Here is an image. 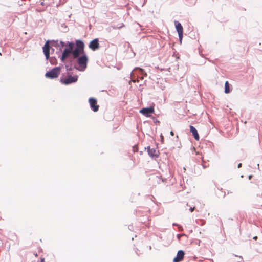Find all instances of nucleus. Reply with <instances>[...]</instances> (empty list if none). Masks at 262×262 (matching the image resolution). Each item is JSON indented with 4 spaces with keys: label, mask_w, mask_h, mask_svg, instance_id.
<instances>
[{
    "label": "nucleus",
    "mask_w": 262,
    "mask_h": 262,
    "mask_svg": "<svg viewBox=\"0 0 262 262\" xmlns=\"http://www.w3.org/2000/svg\"><path fill=\"white\" fill-rule=\"evenodd\" d=\"M170 135H171V136H173V135H174V133H173V131H171V132H170Z\"/></svg>",
    "instance_id": "b1692460"
},
{
    "label": "nucleus",
    "mask_w": 262,
    "mask_h": 262,
    "mask_svg": "<svg viewBox=\"0 0 262 262\" xmlns=\"http://www.w3.org/2000/svg\"><path fill=\"white\" fill-rule=\"evenodd\" d=\"M87 67H66L67 73V75L63 74L60 78V82L66 85L75 83L78 80V76H72L71 71L74 69H76L79 71H84Z\"/></svg>",
    "instance_id": "f03ea898"
},
{
    "label": "nucleus",
    "mask_w": 262,
    "mask_h": 262,
    "mask_svg": "<svg viewBox=\"0 0 262 262\" xmlns=\"http://www.w3.org/2000/svg\"><path fill=\"white\" fill-rule=\"evenodd\" d=\"M231 85L229 84L228 81L225 82L224 92L226 94H228L231 92Z\"/></svg>",
    "instance_id": "ddd939ff"
},
{
    "label": "nucleus",
    "mask_w": 262,
    "mask_h": 262,
    "mask_svg": "<svg viewBox=\"0 0 262 262\" xmlns=\"http://www.w3.org/2000/svg\"><path fill=\"white\" fill-rule=\"evenodd\" d=\"M141 71H142V72H144L143 70V69H140Z\"/></svg>",
    "instance_id": "7c9ffc66"
},
{
    "label": "nucleus",
    "mask_w": 262,
    "mask_h": 262,
    "mask_svg": "<svg viewBox=\"0 0 262 262\" xmlns=\"http://www.w3.org/2000/svg\"><path fill=\"white\" fill-rule=\"evenodd\" d=\"M172 226H179V225L177 223H173L172 224Z\"/></svg>",
    "instance_id": "393cba45"
},
{
    "label": "nucleus",
    "mask_w": 262,
    "mask_h": 262,
    "mask_svg": "<svg viewBox=\"0 0 262 262\" xmlns=\"http://www.w3.org/2000/svg\"><path fill=\"white\" fill-rule=\"evenodd\" d=\"M239 258H240L241 259H243V258H242L241 256H239Z\"/></svg>",
    "instance_id": "2f4dec72"
},
{
    "label": "nucleus",
    "mask_w": 262,
    "mask_h": 262,
    "mask_svg": "<svg viewBox=\"0 0 262 262\" xmlns=\"http://www.w3.org/2000/svg\"><path fill=\"white\" fill-rule=\"evenodd\" d=\"M74 44L72 42H69L66 45V48L63 51L60 60L62 62H65L69 59L71 55L73 57Z\"/></svg>",
    "instance_id": "7ed1b4c3"
},
{
    "label": "nucleus",
    "mask_w": 262,
    "mask_h": 262,
    "mask_svg": "<svg viewBox=\"0 0 262 262\" xmlns=\"http://www.w3.org/2000/svg\"><path fill=\"white\" fill-rule=\"evenodd\" d=\"M138 150V148L137 145H135L133 147V151L134 152H137Z\"/></svg>",
    "instance_id": "4468645a"
},
{
    "label": "nucleus",
    "mask_w": 262,
    "mask_h": 262,
    "mask_svg": "<svg viewBox=\"0 0 262 262\" xmlns=\"http://www.w3.org/2000/svg\"><path fill=\"white\" fill-rule=\"evenodd\" d=\"M175 26L177 29V31L178 33L179 37L180 40L181 41L183 38V28L181 24L177 21H176L175 23Z\"/></svg>",
    "instance_id": "6e6552de"
},
{
    "label": "nucleus",
    "mask_w": 262,
    "mask_h": 262,
    "mask_svg": "<svg viewBox=\"0 0 262 262\" xmlns=\"http://www.w3.org/2000/svg\"><path fill=\"white\" fill-rule=\"evenodd\" d=\"M210 123L213 124V122L211 120H210Z\"/></svg>",
    "instance_id": "cd10ccee"
},
{
    "label": "nucleus",
    "mask_w": 262,
    "mask_h": 262,
    "mask_svg": "<svg viewBox=\"0 0 262 262\" xmlns=\"http://www.w3.org/2000/svg\"><path fill=\"white\" fill-rule=\"evenodd\" d=\"M179 231H181L183 230V228L181 226H179Z\"/></svg>",
    "instance_id": "5701e85b"
},
{
    "label": "nucleus",
    "mask_w": 262,
    "mask_h": 262,
    "mask_svg": "<svg viewBox=\"0 0 262 262\" xmlns=\"http://www.w3.org/2000/svg\"><path fill=\"white\" fill-rule=\"evenodd\" d=\"M242 163H239V164H238V165H237V167H238V168H241V167H242Z\"/></svg>",
    "instance_id": "4be33fe9"
},
{
    "label": "nucleus",
    "mask_w": 262,
    "mask_h": 262,
    "mask_svg": "<svg viewBox=\"0 0 262 262\" xmlns=\"http://www.w3.org/2000/svg\"><path fill=\"white\" fill-rule=\"evenodd\" d=\"M159 179H160L162 182H165L167 180L166 179L162 178L161 176L159 177Z\"/></svg>",
    "instance_id": "2eb2a0df"
},
{
    "label": "nucleus",
    "mask_w": 262,
    "mask_h": 262,
    "mask_svg": "<svg viewBox=\"0 0 262 262\" xmlns=\"http://www.w3.org/2000/svg\"><path fill=\"white\" fill-rule=\"evenodd\" d=\"M185 252L183 250H179L177 256L173 259V262H181L184 259Z\"/></svg>",
    "instance_id": "9d476101"
},
{
    "label": "nucleus",
    "mask_w": 262,
    "mask_h": 262,
    "mask_svg": "<svg viewBox=\"0 0 262 262\" xmlns=\"http://www.w3.org/2000/svg\"><path fill=\"white\" fill-rule=\"evenodd\" d=\"M257 236H254V237H253V239H255V240H256V239H257Z\"/></svg>",
    "instance_id": "bb28decb"
},
{
    "label": "nucleus",
    "mask_w": 262,
    "mask_h": 262,
    "mask_svg": "<svg viewBox=\"0 0 262 262\" xmlns=\"http://www.w3.org/2000/svg\"><path fill=\"white\" fill-rule=\"evenodd\" d=\"M34 255H35L36 257H37V253L34 254Z\"/></svg>",
    "instance_id": "c85d7f7f"
},
{
    "label": "nucleus",
    "mask_w": 262,
    "mask_h": 262,
    "mask_svg": "<svg viewBox=\"0 0 262 262\" xmlns=\"http://www.w3.org/2000/svg\"><path fill=\"white\" fill-rule=\"evenodd\" d=\"M252 177V175L249 176V179L250 180Z\"/></svg>",
    "instance_id": "a878e982"
},
{
    "label": "nucleus",
    "mask_w": 262,
    "mask_h": 262,
    "mask_svg": "<svg viewBox=\"0 0 262 262\" xmlns=\"http://www.w3.org/2000/svg\"><path fill=\"white\" fill-rule=\"evenodd\" d=\"M76 48L73 51V59H77L78 63L80 66H86L88 57L84 52V44L80 40L76 41Z\"/></svg>",
    "instance_id": "f257e3e1"
},
{
    "label": "nucleus",
    "mask_w": 262,
    "mask_h": 262,
    "mask_svg": "<svg viewBox=\"0 0 262 262\" xmlns=\"http://www.w3.org/2000/svg\"><path fill=\"white\" fill-rule=\"evenodd\" d=\"M89 102L91 109L94 112H97L99 110V105L97 104V100L95 98H90L89 99Z\"/></svg>",
    "instance_id": "0eeeda50"
},
{
    "label": "nucleus",
    "mask_w": 262,
    "mask_h": 262,
    "mask_svg": "<svg viewBox=\"0 0 262 262\" xmlns=\"http://www.w3.org/2000/svg\"><path fill=\"white\" fill-rule=\"evenodd\" d=\"M190 131L192 133V135L194 137V138L196 140L199 141L200 139L199 135L196 129L192 125L190 126Z\"/></svg>",
    "instance_id": "f8f14e48"
},
{
    "label": "nucleus",
    "mask_w": 262,
    "mask_h": 262,
    "mask_svg": "<svg viewBox=\"0 0 262 262\" xmlns=\"http://www.w3.org/2000/svg\"><path fill=\"white\" fill-rule=\"evenodd\" d=\"M61 71V67H55L51 70L46 72L45 76L47 78L54 79L57 78Z\"/></svg>",
    "instance_id": "20e7f679"
},
{
    "label": "nucleus",
    "mask_w": 262,
    "mask_h": 262,
    "mask_svg": "<svg viewBox=\"0 0 262 262\" xmlns=\"http://www.w3.org/2000/svg\"><path fill=\"white\" fill-rule=\"evenodd\" d=\"M50 48V44H49V41H47L43 47V53L46 56V59H48L49 57Z\"/></svg>",
    "instance_id": "9b49d317"
},
{
    "label": "nucleus",
    "mask_w": 262,
    "mask_h": 262,
    "mask_svg": "<svg viewBox=\"0 0 262 262\" xmlns=\"http://www.w3.org/2000/svg\"><path fill=\"white\" fill-rule=\"evenodd\" d=\"M183 235H184V234H178V235H177V237H178V238L179 239H180V237H181L182 236H183Z\"/></svg>",
    "instance_id": "f3484780"
},
{
    "label": "nucleus",
    "mask_w": 262,
    "mask_h": 262,
    "mask_svg": "<svg viewBox=\"0 0 262 262\" xmlns=\"http://www.w3.org/2000/svg\"><path fill=\"white\" fill-rule=\"evenodd\" d=\"M160 137H161V142L163 143V140H164V137L161 134V136H160Z\"/></svg>",
    "instance_id": "6ab92c4d"
},
{
    "label": "nucleus",
    "mask_w": 262,
    "mask_h": 262,
    "mask_svg": "<svg viewBox=\"0 0 262 262\" xmlns=\"http://www.w3.org/2000/svg\"><path fill=\"white\" fill-rule=\"evenodd\" d=\"M156 122H159V123L160 122L158 120H157Z\"/></svg>",
    "instance_id": "473e14b6"
},
{
    "label": "nucleus",
    "mask_w": 262,
    "mask_h": 262,
    "mask_svg": "<svg viewBox=\"0 0 262 262\" xmlns=\"http://www.w3.org/2000/svg\"><path fill=\"white\" fill-rule=\"evenodd\" d=\"M145 149H147L148 155L152 158H157L159 157V151L156 148H150L148 146L145 147Z\"/></svg>",
    "instance_id": "39448f33"
},
{
    "label": "nucleus",
    "mask_w": 262,
    "mask_h": 262,
    "mask_svg": "<svg viewBox=\"0 0 262 262\" xmlns=\"http://www.w3.org/2000/svg\"><path fill=\"white\" fill-rule=\"evenodd\" d=\"M117 69L120 70V69L118 67V68H117Z\"/></svg>",
    "instance_id": "72a5a7b5"
},
{
    "label": "nucleus",
    "mask_w": 262,
    "mask_h": 262,
    "mask_svg": "<svg viewBox=\"0 0 262 262\" xmlns=\"http://www.w3.org/2000/svg\"><path fill=\"white\" fill-rule=\"evenodd\" d=\"M89 47L93 51H95L99 48V40L96 38L91 41L89 45Z\"/></svg>",
    "instance_id": "1a4fd4ad"
},
{
    "label": "nucleus",
    "mask_w": 262,
    "mask_h": 262,
    "mask_svg": "<svg viewBox=\"0 0 262 262\" xmlns=\"http://www.w3.org/2000/svg\"><path fill=\"white\" fill-rule=\"evenodd\" d=\"M155 68H157V69H158V70H160L161 71H163V70H164V69H162V68L160 69V68H159V67H155Z\"/></svg>",
    "instance_id": "412c9836"
},
{
    "label": "nucleus",
    "mask_w": 262,
    "mask_h": 262,
    "mask_svg": "<svg viewBox=\"0 0 262 262\" xmlns=\"http://www.w3.org/2000/svg\"><path fill=\"white\" fill-rule=\"evenodd\" d=\"M155 112L154 107L150 106L149 107L143 108L140 110V113L147 117L150 116L151 114Z\"/></svg>",
    "instance_id": "423d86ee"
},
{
    "label": "nucleus",
    "mask_w": 262,
    "mask_h": 262,
    "mask_svg": "<svg viewBox=\"0 0 262 262\" xmlns=\"http://www.w3.org/2000/svg\"><path fill=\"white\" fill-rule=\"evenodd\" d=\"M194 209H195V207L193 206V207H190L189 210L191 212H192L194 210Z\"/></svg>",
    "instance_id": "dca6fc26"
},
{
    "label": "nucleus",
    "mask_w": 262,
    "mask_h": 262,
    "mask_svg": "<svg viewBox=\"0 0 262 262\" xmlns=\"http://www.w3.org/2000/svg\"><path fill=\"white\" fill-rule=\"evenodd\" d=\"M60 44H61L62 47L65 46L66 47V45H67V44H65V43L64 42H62V41L60 42Z\"/></svg>",
    "instance_id": "a211bd4d"
},
{
    "label": "nucleus",
    "mask_w": 262,
    "mask_h": 262,
    "mask_svg": "<svg viewBox=\"0 0 262 262\" xmlns=\"http://www.w3.org/2000/svg\"><path fill=\"white\" fill-rule=\"evenodd\" d=\"M41 5H44L43 2H41Z\"/></svg>",
    "instance_id": "c756f323"
},
{
    "label": "nucleus",
    "mask_w": 262,
    "mask_h": 262,
    "mask_svg": "<svg viewBox=\"0 0 262 262\" xmlns=\"http://www.w3.org/2000/svg\"><path fill=\"white\" fill-rule=\"evenodd\" d=\"M38 262H45V258H41L40 259V261H38Z\"/></svg>",
    "instance_id": "aec40b11"
}]
</instances>
